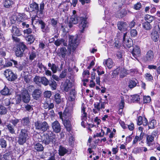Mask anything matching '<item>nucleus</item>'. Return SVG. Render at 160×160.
<instances>
[{
  "mask_svg": "<svg viewBox=\"0 0 160 160\" xmlns=\"http://www.w3.org/2000/svg\"><path fill=\"white\" fill-rule=\"evenodd\" d=\"M52 127L53 131L56 133L60 132L61 130V127L59 122L58 121H55L52 123Z\"/></svg>",
  "mask_w": 160,
  "mask_h": 160,
  "instance_id": "nucleus-10",
  "label": "nucleus"
},
{
  "mask_svg": "<svg viewBox=\"0 0 160 160\" xmlns=\"http://www.w3.org/2000/svg\"><path fill=\"white\" fill-rule=\"evenodd\" d=\"M52 90H55L56 89L57 84L56 82L53 79L51 78L49 81L48 84Z\"/></svg>",
  "mask_w": 160,
  "mask_h": 160,
  "instance_id": "nucleus-30",
  "label": "nucleus"
},
{
  "mask_svg": "<svg viewBox=\"0 0 160 160\" xmlns=\"http://www.w3.org/2000/svg\"><path fill=\"white\" fill-rule=\"evenodd\" d=\"M14 3L13 0H4V6L6 8H10Z\"/></svg>",
  "mask_w": 160,
  "mask_h": 160,
  "instance_id": "nucleus-29",
  "label": "nucleus"
},
{
  "mask_svg": "<svg viewBox=\"0 0 160 160\" xmlns=\"http://www.w3.org/2000/svg\"><path fill=\"white\" fill-rule=\"evenodd\" d=\"M69 44L68 46V49L69 54L71 52H74L78 44L77 42V37L69 35L68 36Z\"/></svg>",
  "mask_w": 160,
  "mask_h": 160,
  "instance_id": "nucleus-2",
  "label": "nucleus"
},
{
  "mask_svg": "<svg viewBox=\"0 0 160 160\" xmlns=\"http://www.w3.org/2000/svg\"><path fill=\"white\" fill-rule=\"evenodd\" d=\"M55 153L54 152L50 153V156L47 160H55Z\"/></svg>",
  "mask_w": 160,
  "mask_h": 160,
  "instance_id": "nucleus-60",
  "label": "nucleus"
},
{
  "mask_svg": "<svg viewBox=\"0 0 160 160\" xmlns=\"http://www.w3.org/2000/svg\"><path fill=\"white\" fill-rule=\"evenodd\" d=\"M36 52L32 50L29 53V60L31 61L33 60L36 58Z\"/></svg>",
  "mask_w": 160,
  "mask_h": 160,
  "instance_id": "nucleus-40",
  "label": "nucleus"
},
{
  "mask_svg": "<svg viewBox=\"0 0 160 160\" xmlns=\"http://www.w3.org/2000/svg\"><path fill=\"white\" fill-rule=\"evenodd\" d=\"M52 94L51 91H46L44 92V96L47 98H49L51 96Z\"/></svg>",
  "mask_w": 160,
  "mask_h": 160,
  "instance_id": "nucleus-58",
  "label": "nucleus"
},
{
  "mask_svg": "<svg viewBox=\"0 0 160 160\" xmlns=\"http://www.w3.org/2000/svg\"><path fill=\"white\" fill-rule=\"evenodd\" d=\"M151 98L149 96L143 97V100L144 103H148L151 101Z\"/></svg>",
  "mask_w": 160,
  "mask_h": 160,
  "instance_id": "nucleus-57",
  "label": "nucleus"
},
{
  "mask_svg": "<svg viewBox=\"0 0 160 160\" xmlns=\"http://www.w3.org/2000/svg\"><path fill=\"white\" fill-rule=\"evenodd\" d=\"M145 78L148 81H151L153 80V77L149 73H147L145 75Z\"/></svg>",
  "mask_w": 160,
  "mask_h": 160,
  "instance_id": "nucleus-55",
  "label": "nucleus"
},
{
  "mask_svg": "<svg viewBox=\"0 0 160 160\" xmlns=\"http://www.w3.org/2000/svg\"><path fill=\"white\" fill-rule=\"evenodd\" d=\"M132 53L135 58L138 60V58L141 55V50L139 47L135 46L133 49Z\"/></svg>",
  "mask_w": 160,
  "mask_h": 160,
  "instance_id": "nucleus-11",
  "label": "nucleus"
},
{
  "mask_svg": "<svg viewBox=\"0 0 160 160\" xmlns=\"http://www.w3.org/2000/svg\"><path fill=\"white\" fill-rule=\"evenodd\" d=\"M73 113L72 109L71 108H68L65 109L63 113L62 112H59L58 114L60 118L63 121V119H72Z\"/></svg>",
  "mask_w": 160,
  "mask_h": 160,
  "instance_id": "nucleus-3",
  "label": "nucleus"
},
{
  "mask_svg": "<svg viewBox=\"0 0 160 160\" xmlns=\"http://www.w3.org/2000/svg\"><path fill=\"white\" fill-rule=\"evenodd\" d=\"M120 68H118L114 70L112 73V78H116L118 76L120 72Z\"/></svg>",
  "mask_w": 160,
  "mask_h": 160,
  "instance_id": "nucleus-46",
  "label": "nucleus"
},
{
  "mask_svg": "<svg viewBox=\"0 0 160 160\" xmlns=\"http://www.w3.org/2000/svg\"><path fill=\"white\" fill-rule=\"evenodd\" d=\"M25 15V14L23 13V15H22V20H20V21L18 22V25L19 27H22V28L25 27L28 28L29 26V25L28 24H27L26 22H23L24 21V17Z\"/></svg>",
  "mask_w": 160,
  "mask_h": 160,
  "instance_id": "nucleus-22",
  "label": "nucleus"
},
{
  "mask_svg": "<svg viewBox=\"0 0 160 160\" xmlns=\"http://www.w3.org/2000/svg\"><path fill=\"white\" fill-rule=\"evenodd\" d=\"M131 101L133 102H138L140 100V96L138 94H135L130 97Z\"/></svg>",
  "mask_w": 160,
  "mask_h": 160,
  "instance_id": "nucleus-35",
  "label": "nucleus"
},
{
  "mask_svg": "<svg viewBox=\"0 0 160 160\" xmlns=\"http://www.w3.org/2000/svg\"><path fill=\"white\" fill-rule=\"evenodd\" d=\"M46 137V140H54L55 138V135L50 131L47 134Z\"/></svg>",
  "mask_w": 160,
  "mask_h": 160,
  "instance_id": "nucleus-38",
  "label": "nucleus"
},
{
  "mask_svg": "<svg viewBox=\"0 0 160 160\" xmlns=\"http://www.w3.org/2000/svg\"><path fill=\"white\" fill-rule=\"evenodd\" d=\"M10 122L12 123V125H13L14 127H15L17 124L19 120L17 119H12L10 121Z\"/></svg>",
  "mask_w": 160,
  "mask_h": 160,
  "instance_id": "nucleus-63",
  "label": "nucleus"
},
{
  "mask_svg": "<svg viewBox=\"0 0 160 160\" xmlns=\"http://www.w3.org/2000/svg\"><path fill=\"white\" fill-rule=\"evenodd\" d=\"M35 126L36 129L44 132L49 129V126L46 121L41 122L38 121L35 123Z\"/></svg>",
  "mask_w": 160,
  "mask_h": 160,
  "instance_id": "nucleus-4",
  "label": "nucleus"
},
{
  "mask_svg": "<svg viewBox=\"0 0 160 160\" xmlns=\"http://www.w3.org/2000/svg\"><path fill=\"white\" fill-rule=\"evenodd\" d=\"M146 140H154L158 137L157 131L153 132L151 135H146Z\"/></svg>",
  "mask_w": 160,
  "mask_h": 160,
  "instance_id": "nucleus-20",
  "label": "nucleus"
},
{
  "mask_svg": "<svg viewBox=\"0 0 160 160\" xmlns=\"http://www.w3.org/2000/svg\"><path fill=\"white\" fill-rule=\"evenodd\" d=\"M72 83L70 80H66L63 85L64 90L66 92L68 91L72 86Z\"/></svg>",
  "mask_w": 160,
  "mask_h": 160,
  "instance_id": "nucleus-17",
  "label": "nucleus"
},
{
  "mask_svg": "<svg viewBox=\"0 0 160 160\" xmlns=\"http://www.w3.org/2000/svg\"><path fill=\"white\" fill-rule=\"evenodd\" d=\"M90 144L89 145L90 147L91 148H94L96 145V143L95 142V141H88V144Z\"/></svg>",
  "mask_w": 160,
  "mask_h": 160,
  "instance_id": "nucleus-61",
  "label": "nucleus"
},
{
  "mask_svg": "<svg viewBox=\"0 0 160 160\" xmlns=\"http://www.w3.org/2000/svg\"><path fill=\"white\" fill-rule=\"evenodd\" d=\"M1 93L3 95H8L11 94L10 89L5 86L4 88L1 91Z\"/></svg>",
  "mask_w": 160,
  "mask_h": 160,
  "instance_id": "nucleus-34",
  "label": "nucleus"
},
{
  "mask_svg": "<svg viewBox=\"0 0 160 160\" xmlns=\"http://www.w3.org/2000/svg\"><path fill=\"white\" fill-rule=\"evenodd\" d=\"M58 68V66L56 65L55 64L52 63V67L50 68V69L52 71L53 73H56Z\"/></svg>",
  "mask_w": 160,
  "mask_h": 160,
  "instance_id": "nucleus-50",
  "label": "nucleus"
},
{
  "mask_svg": "<svg viewBox=\"0 0 160 160\" xmlns=\"http://www.w3.org/2000/svg\"><path fill=\"white\" fill-rule=\"evenodd\" d=\"M49 80L45 77H41V83L45 86L48 85L49 83Z\"/></svg>",
  "mask_w": 160,
  "mask_h": 160,
  "instance_id": "nucleus-44",
  "label": "nucleus"
},
{
  "mask_svg": "<svg viewBox=\"0 0 160 160\" xmlns=\"http://www.w3.org/2000/svg\"><path fill=\"white\" fill-rule=\"evenodd\" d=\"M20 100H22L25 103H28L30 99V96L28 91L26 90H22L21 93L19 95Z\"/></svg>",
  "mask_w": 160,
  "mask_h": 160,
  "instance_id": "nucleus-8",
  "label": "nucleus"
},
{
  "mask_svg": "<svg viewBox=\"0 0 160 160\" xmlns=\"http://www.w3.org/2000/svg\"><path fill=\"white\" fill-rule=\"evenodd\" d=\"M22 125L26 126L27 127L29 128L30 126L31 122L28 117H26L22 119L21 121Z\"/></svg>",
  "mask_w": 160,
  "mask_h": 160,
  "instance_id": "nucleus-21",
  "label": "nucleus"
},
{
  "mask_svg": "<svg viewBox=\"0 0 160 160\" xmlns=\"http://www.w3.org/2000/svg\"><path fill=\"white\" fill-rule=\"evenodd\" d=\"M138 81L135 80H130L129 81L128 86L130 88H132L135 87L137 84Z\"/></svg>",
  "mask_w": 160,
  "mask_h": 160,
  "instance_id": "nucleus-42",
  "label": "nucleus"
},
{
  "mask_svg": "<svg viewBox=\"0 0 160 160\" xmlns=\"http://www.w3.org/2000/svg\"><path fill=\"white\" fill-rule=\"evenodd\" d=\"M106 103L104 102H95L93 104L94 107L92 109L93 112L95 114L100 113L101 111L104 112V110L103 109L105 108Z\"/></svg>",
  "mask_w": 160,
  "mask_h": 160,
  "instance_id": "nucleus-6",
  "label": "nucleus"
},
{
  "mask_svg": "<svg viewBox=\"0 0 160 160\" xmlns=\"http://www.w3.org/2000/svg\"><path fill=\"white\" fill-rule=\"evenodd\" d=\"M154 57V54L152 50H150L147 52L144 59L146 62H150L153 60Z\"/></svg>",
  "mask_w": 160,
  "mask_h": 160,
  "instance_id": "nucleus-13",
  "label": "nucleus"
},
{
  "mask_svg": "<svg viewBox=\"0 0 160 160\" xmlns=\"http://www.w3.org/2000/svg\"><path fill=\"white\" fill-rule=\"evenodd\" d=\"M41 94V91L40 89H36L33 91L32 96L34 99L37 100L40 97Z\"/></svg>",
  "mask_w": 160,
  "mask_h": 160,
  "instance_id": "nucleus-26",
  "label": "nucleus"
},
{
  "mask_svg": "<svg viewBox=\"0 0 160 160\" xmlns=\"http://www.w3.org/2000/svg\"><path fill=\"white\" fill-rule=\"evenodd\" d=\"M23 13L18 14V15H13L10 18L11 23L12 24H16L18 25V22L22 20V16Z\"/></svg>",
  "mask_w": 160,
  "mask_h": 160,
  "instance_id": "nucleus-9",
  "label": "nucleus"
},
{
  "mask_svg": "<svg viewBox=\"0 0 160 160\" xmlns=\"http://www.w3.org/2000/svg\"><path fill=\"white\" fill-rule=\"evenodd\" d=\"M117 25L118 29L122 32L126 31L128 28V25L127 23L123 21L118 22Z\"/></svg>",
  "mask_w": 160,
  "mask_h": 160,
  "instance_id": "nucleus-12",
  "label": "nucleus"
},
{
  "mask_svg": "<svg viewBox=\"0 0 160 160\" xmlns=\"http://www.w3.org/2000/svg\"><path fill=\"white\" fill-rule=\"evenodd\" d=\"M137 32L136 29H132L131 30L130 34L132 37H135L137 35Z\"/></svg>",
  "mask_w": 160,
  "mask_h": 160,
  "instance_id": "nucleus-59",
  "label": "nucleus"
},
{
  "mask_svg": "<svg viewBox=\"0 0 160 160\" xmlns=\"http://www.w3.org/2000/svg\"><path fill=\"white\" fill-rule=\"evenodd\" d=\"M142 27L145 30L149 31L152 29V26L150 23L144 22L142 23Z\"/></svg>",
  "mask_w": 160,
  "mask_h": 160,
  "instance_id": "nucleus-31",
  "label": "nucleus"
},
{
  "mask_svg": "<svg viewBox=\"0 0 160 160\" xmlns=\"http://www.w3.org/2000/svg\"><path fill=\"white\" fill-rule=\"evenodd\" d=\"M35 148L38 152L42 151L44 149L43 146L39 143H37L35 144Z\"/></svg>",
  "mask_w": 160,
  "mask_h": 160,
  "instance_id": "nucleus-41",
  "label": "nucleus"
},
{
  "mask_svg": "<svg viewBox=\"0 0 160 160\" xmlns=\"http://www.w3.org/2000/svg\"><path fill=\"white\" fill-rule=\"evenodd\" d=\"M103 63L105 67L108 69H111L113 66V62L112 59L108 58L106 60H104Z\"/></svg>",
  "mask_w": 160,
  "mask_h": 160,
  "instance_id": "nucleus-18",
  "label": "nucleus"
},
{
  "mask_svg": "<svg viewBox=\"0 0 160 160\" xmlns=\"http://www.w3.org/2000/svg\"><path fill=\"white\" fill-rule=\"evenodd\" d=\"M11 32L12 34V35L17 36H20L21 35V32L19 29L16 27L13 26L12 27Z\"/></svg>",
  "mask_w": 160,
  "mask_h": 160,
  "instance_id": "nucleus-24",
  "label": "nucleus"
},
{
  "mask_svg": "<svg viewBox=\"0 0 160 160\" xmlns=\"http://www.w3.org/2000/svg\"><path fill=\"white\" fill-rule=\"evenodd\" d=\"M62 43L64 46H66L67 45L66 42L63 39H58L54 42V44L57 46H59Z\"/></svg>",
  "mask_w": 160,
  "mask_h": 160,
  "instance_id": "nucleus-27",
  "label": "nucleus"
},
{
  "mask_svg": "<svg viewBox=\"0 0 160 160\" xmlns=\"http://www.w3.org/2000/svg\"><path fill=\"white\" fill-rule=\"evenodd\" d=\"M148 123V121L146 118H144L143 120L142 117L141 116H139L138 117L137 121V124L138 125H140L143 124V125H146Z\"/></svg>",
  "mask_w": 160,
  "mask_h": 160,
  "instance_id": "nucleus-25",
  "label": "nucleus"
},
{
  "mask_svg": "<svg viewBox=\"0 0 160 160\" xmlns=\"http://www.w3.org/2000/svg\"><path fill=\"white\" fill-rule=\"evenodd\" d=\"M54 101L57 103H60L61 101V96L59 93H56L53 97Z\"/></svg>",
  "mask_w": 160,
  "mask_h": 160,
  "instance_id": "nucleus-36",
  "label": "nucleus"
},
{
  "mask_svg": "<svg viewBox=\"0 0 160 160\" xmlns=\"http://www.w3.org/2000/svg\"><path fill=\"white\" fill-rule=\"evenodd\" d=\"M121 101L119 105V108L123 109L124 106V100L123 97H121Z\"/></svg>",
  "mask_w": 160,
  "mask_h": 160,
  "instance_id": "nucleus-53",
  "label": "nucleus"
},
{
  "mask_svg": "<svg viewBox=\"0 0 160 160\" xmlns=\"http://www.w3.org/2000/svg\"><path fill=\"white\" fill-rule=\"evenodd\" d=\"M71 120L72 119H63V121H62L67 130L68 132H69L71 130Z\"/></svg>",
  "mask_w": 160,
  "mask_h": 160,
  "instance_id": "nucleus-19",
  "label": "nucleus"
},
{
  "mask_svg": "<svg viewBox=\"0 0 160 160\" xmlns=\"http://www.w3.org/2000/svg\"><path fill=\"white\" fill-rule=\"evenodd\" d=\"M144 136L146 137V135H145L144 133L143 132H141L139 136H136L135 137V139L136 140H141L143 138Z\"/></svg>",
  "mask_w": 160,
  "mask_h": 160,
  "instance_id": "nucleus-52",
  "label": "nucleus"
},
{
  "mask_svg": "<svg viewBox=\"0 0 160 160\" xmlns=\"http://www.w3.org/2000/svg\"><path fill=\"white\" fill-rule=\"evenodd\" d=\"M30 7L32 9V10L36 11L37 13L39 12V6L38 4L35 2H33L30 5Z\"/></svg>",
  "mask_w": 160,
  "mask_h": 160,
  "instance_id": "nucleus-37",
  "label": "nucleus"
},
{
  "mask_svg": "<svg viewBox=\"0 0 160 160\" xmlns=\"http://www.w3.org/2000/svg\"><path fill=\"white\" fill-rule=\"evenodd\" d=\"M39 23L41 25V28L42 30L46 26L44 22L42 20H40L39 21Z\"/></svg>",
  "mask_w": 160,
  "mask_h": 160,
  "instance_id": "nucleus-62",
  "label": "nucleus"
},
{
  "mask_svg": "<svg viewBox=\"0 0 160 160\" xmlns=\"http://www.w3.org/2000/svg\"><path fill=\"white\" fill-rule=\"evenodd\" d=\"M68 152V149L65 148L62 146H59L58 149V153L60 156H63Z\"/></svg>",
  "mask_w": 160,
  "mask_h": 160,
  "instance_id": "nucleus-23",
  "label": "nucleus"
},
{
  "mask_svg": "<svg viewBox=\"0 0 160 160\" xmlns=\"http://www.w3.org/2000/svg\"><path fill=\"white\" fill-rule=\"evenodd\" d=\"M127 34V32L124 33L123 37V46L125 48H130L132 45V41L131 39H129L126 40V36Z\"/></svg>",
  "mask_w": 160,
  "mask_h": 160,
  "instance_id": "nucleus-15",
  "label": "nucleus"
},
{
  "mask_svg": "<svg viewBox=\"0 0 160 160\" xmlns=\"http://www.w3.org/2000/svg\"><path fill=\"white\" fill-rule=\"evenodd\" d=\"M72 13L70 18V22L74 24L79 23V27L81 29L80 32H83L84 28L87 25V18L85 17H78L76 15V11L75 10L73 11Z\"/></svg>",
  "mask_w": 160,
  "mask_h": 160,
  "instance_id": "nucleus-1",
  "label": "nucleus"
},
{
  "mask_svg": "<svg viewBox=\"0 0 160 160\" xmlns=\"http://www.w3.org/2000/svg\"><path fill=\"white\" fill-rule=\"evenodd\" d=\"M67 50L65 47H62L60 48V51L58 53L59 56H61L63 58H65L67 54Z\"/></svg>",
  "mask_w": 160,
  "mask_h": 160,
  "instance_id": "nucleus-28",
  "label": "nucleus"
},
{
  "mask_svg": "<svg viewBox=\"0 0 160 160\" xmlns=\"http://www.w3.org/2000/svg\"><path fill=\"white\" fill-rule=\"evenodd\" d=\"M124 52L122 50H119L117 52L116 55L118 58H122L123 54Z\"/></svg>",
  "mask_w": 160,
  "mask_h": 160,
  "instance_id": "nucleus-56",
  "label": "nucleus"
},
{
  "mask_svg": "<svg viewBox=\"0 0 160 160\" xmlns=\"http://www.w3.org/2000/svg\"><path fill=\"white\" fill-rule=\"evenodd\" d=\"M35 39V37L32 35H28L26 37L27 40L28 42H30V43H32L34 41Z\"/></svg>",
  "mask_w": 160,
  "mask_h": 160,
  "instance_id": "nucleus-48",
  "label": "nucleus"
},
{
  "mask_svg": "<svg viewBox=\"0 0 160 160\" xmlns=\"http://www.w3.org/2000/svg\"><path fill=\"white\" fill-rule=\"evenodd\" d=\"M25 108L26 110L28 112H31L33 110V108L32 106L28 104H27L25 107Z\"/></svg>",
  "mask_w": 160,
  "mask_h": 160,
  "instance_id": "nucleus-64",
  "label": "nucleus"
},
{
  "mask_svg": "<svg viewBox=\"0 0 160 160\" xmlns=\"http://www.w3.org/2000/svg\"><path fill=\"white\" fill-rule=\"evenodd\" d=\"M26 46L23 43L17 45L14 48L15 55L17 57H22L23 56L25 50L26 48Z\"/></svg>",
  "mask_w": 160,
  "mask_h": 160,
  "instance_id": "nucleus-5",
  "label": "nucleus"
},
{
  "mask_svg": "<svg viewBox=\"0 0 160 160\" xmlns=\"http://www.w3.org/2000/svg\"><path fill=\"white\" fill-rule=\"evenodd\" d=\"M41 77L38 76H36L34 78V82L37 84L41 83Z\"/></svg>",
  "mask_w": 160,
  "mask_h": 160,
  "instance_id": "nucleus-54",
  "label": "nucleus"
},
{
  "mask_svg": "<svg viewBox=\"0 0 160 160\" xmlns=\"http://www.w3.org/2000/svg\"><path fill=\"white\" fill-rule=\"evenodd\" d=\"M7 129H8L9 132L12 134L15 133V128L13 125L10 123L6 125Z\"/></svg>",
  "mask_w": 160,
  "mask_h": 160,
  "instance_id": "nucleus-33",
  "label": "nucleus"
},
{
  "mask_svg": "<svg viewBox=\"0 0 160 160\" xmlns=\"http://www.w3.org/2000/svg\"><path fill=\"white\" fill-rule=\"evenodd\" d=\"M6 108L2 105H0V114L4 115L7 113Z\"/></svg>",
  "mask_w": 160,
  "mask_h": 160,
  "instance_id": "nucleus-45",
  "label": "nucleus"
},
{
  "mask_svg": "<svg viewBox=\"0 0 160 160\" xmlns=\"http://www.w3.org/2000/svg\"><path fill=\"white\" fill-rule=\"evenodd\" d=\"M156 124V121L155 120H151L148 123V126L149 129H153Z\"/></svg>",
  "mask_w": 160,
  "mask_h": 160,
  "instance_id": "nucleus-47",
  "label": "nucleus"
},
{
  "mask_svg": "<svg viewBox=\"0 0 160 160\" xmlns=\"http://www.w3.org/2000/svg\"><path fill=\"white\" fill-rule=\"evenodd\" d=\"M120 78H123L126 75V70L124 68H120Z\"/></svg>",
  "mask_w": 160,
  "mask_h": 160,
  "instance_id": "nucleus-49",
  "label": "nucleus"
},
{
  "mask_svg": "<svg viewBox=\"0 0 160 160\" xmlns=\"http://www.w3.org/2000/svg\"><path fill=\"white\" fill-rule=\"evenodd\" d=\"M4 74L7 79L9 81H13L17 78V75L10 69L6 70Z\"/></svg>",
  "mask_w": 160,
  "mask_h": 160,
  "instance_id": "nucleus-7",
  "label": "nucleus"
},
{
  "mask_svg": "<svg viewBox=\"0 0 160 160\" xmlns=\"http://www.w3.org/2000/svg\"><path fill=\"white\" fill-rule=\"evenodd\" d=\"M44 6L45 3L43 1H42L40 4V8L39 9V12L40 14H42L43 13Z\"/></svg>",
  "mask_w": 160,
  "mask_h": 160,
  "instance_id": "nucleus-43",
  "label": "nucleus"
},
{
  "mask_svg": "<svg viewBox=\"0 0 160 160\" xmlns=\"http://www.w3.org/2000/svg\"><path fill=\"white\" fill-rule=\"evenodd\" d=\"M154 19V17L148 14L145 15L144 17V19L146 22L149 23L151 22Z\"/></svg>",
  "mask_w": 160,
  "mask_h": 160,
  "instance_id": "nucleus-39",
  "label": "nucleus"
},
{
  "mask_svg": "<svg viewBox=\"0 0 160 160\" xmlns=\"http://www.w3.org/2000/svg\"><path fill=\"white\" fill-rule=\"evenodd\" d=\"M82 114L81 119L82 122L81 125L82 126L85 127L84 121H86L87 119V113L85 112V108L84 107L82 106L81 109Z\"/></svg>",
  "mask_w": 160,
  "mask_h": 160,
  "instance_id": "nucleus-16",
  "label": "nucleus"
},
{
  "mask_svg": "<svg viewBox=\"0 0 160 160\" xmlns=\"http://www.w3.org/2000/svg\"><path fill=\"white\" fill-rule=\"evenodd\" d=\"M50 20L51 25L52 26L56 28L57 27V24L58 22V20L53 18L51 19Z\"/></svg>",
  "mask_w": 160,
  "mask_h": 160,
  "instance_id": "nucleus-51",
  "label": "nucleus"
},
{
  "mask_svg": "<svg viewBox=\"0 0 160 160\" xmlns=\"http://www.w3.org/2000/svg\"><path fill=\"white\" fill-rule=\"evenodd\" d=\"M151 38L152 40L155 42L158 41L159 38V34L158 31H154L151 33Z\"/></svg>",
  "mask_w": 160,
  "mask_h": 160,
  "instance_id": "nucleus-32",
  "label": "nucleus"
},
{
  "mask_svg": "<svg viewBox=\"0 0 160 160\" xmlns=\"http://www.w3.org/2000/svg\"><path fill=\"white\" fill-rule=\"evenodd\" d=\"M19 138V140H27L28 139L27 130L26 129H21Z\"/></svg>",
  "mask_w": 160,
  "mask_h": 160,
  "instance_id": "nucleus-14",
  "label": "nucleus"
}]
</instances>
